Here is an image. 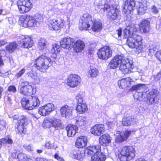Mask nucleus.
<instances>
[{"instance_id":"obj_11","label":"nucleus","mask_w":161,"mask_h":161,"mask_svg":"<svg viewBox=\"0 0 161 161\" xmlns=\"http://www.w3.org/2000/svg\"><path fill=\"white\" fill-rule=\"evenodd\" d=\"M19 11L21 14H25L29 11L32 7L30 0H19L17 1Z\"/></svg>"},{"instance_id":"obj_1","label":"nucleus","mask_w":161,"mask_h":161,"mask_svg":"<svg viewBox=\"0 0 161 161\" xmlns=\"http://www.w3.org/2000/svg\"><path fill=\"white\" fill-rule=\"evenodd\" d=\"M132 91H136L134 95V98L140 101H146L149 104L157 103L158 102L159 96L157 93V91L153 89L150 92L146 88L145 84H139L132 86L131 88Z\"/></svg>"},{"instance_id":"obj_15","label":"nucleus","mask_w":161,"mask_h":161,"mask_svg":"<svg viewBox=\"0 0 161 161\" xmlns=\"http://www.w3.org/2000/svg\"><path fill=\"white\" fill-rule=\"evenodd\" d=\"M64 21L60 19L50 20L47 22L49 29L52 30H57L63 27Z\"/></svg>"},{"instance_id":"obj_36","label":"nucleus","mask_w":161,"mask_h":161,"mask_svg":"<svg viewBox=\"0 0 161 161\" xmlns=\"http://www.w3.org/2000/svg\"><path fill=\"white\" fill-rule=\"evenodd\" d=\"M108 0H99L98 2L95 4V6L96 8L103 10L104 12V9L107 5H110L107 4Z\"/></svg>"},{"instance_id":"obj_50","label":"nucleus","mask_w":161,"mask_h":161,"mask_svg":"<svg viewBox=\"0 0 161 161\" xmlns=\"http://www.w3.org/2000/svg\"><path fill=\"white\" fill-rule=\"evenodd\" d=\"M12 96V95L11 94L8 93V95L5 97L4 99L7 102L11 104Z\"/></svg>"},{"instance_id":"obj_30","label":"nucleus","mask_w":161,"mask_h":161,"mask_svg":"<svg viewBox=\"0 0 161 161\" xmlns=\"http://www.w3.org/2000/svg\"><path fill=\"white\" fill-rule=\"evenodd\" d=\"M150 22L147 20H144L139 25L141 32L144 33H148L150 29Z\"/></svg>"},{"instance_id":"obj_34","label":"nucleus","mask_w":161,"mask_h":161,"mask_svg":"<svg viewBox=\"0 0 161 161\" xmlns=\"http://www.w3.org/2000/svg\"><path fill=\"white\" fill-rule=\"evenodd\" d=\"M70 156L73 158L80 159L84 157V153L80 150H76L72 151L70 153Z\"/></svg>"},{"instance_id":"obj_49","label":"nucleus","mask_w":161,"mask_h":161,"mask_svg":"<svg viewBox=\"0 0 161 161\" xmlns=\"http://www.w3.org/2000/svg\"><path fill=\"white\" fill-rule=\"evenodd\" d=\"M6 19L8 20L9 24L11 25L14 24L16 22L15 19L13 16L10 17H7L6 18Z\"/></svg>"},{"instance_id":"obj_51","label":"nucleus","mask_w":161,"mask_h":161,"mask_svg":"<svg viewBox=\"0 0 161 161\" xmlns=\"http://www.w3.org/2000/svg\"><path fill=\"white\" fill-rule=\"evenodd\" d=\"M27 75L30 77L32 78L33 79H35L36 77L38 74L34 71L32 70H31L27 73Z\"/></svg>"},{"instance_id":"obj_17","label":"nucleus","mask_w":161,"mask_h":161,"mask_svg":"<svg viewBox=\"0 0 161 161\" xmlns=\"http://www.w3.org/2000/svg\"><path fill=\"white\" fill-rule=\"evenodd\" d=\"M19 44L21 47L24 48H29L32 47L33 41L31 38L28 36H21L19 37Z\"/></svg>"},{"instance_id":"obj_43","label":"nucleus","mask_w":161,"mask_h":161,"mask_svg":"<svg viewBox=\"0 0 161 161\" xmlns=\"http://www.w3.org/2000/svg\"><path fill=\"white\" fill-rule=\"evenodd\" d=\"M45 147L48 149H55L57 147V145L55 144L54 140L53 139H51L46 142Z\"/></svg>"},{"instance_id":"obj_20","label":"nucleus","mask_w":161,"mask_h":161,"mask_svg":"<svg viewBox=\"0 0 161 161\" xmlns=\"http://www.w3.org/2000/svg\"><path fill=\"white\" fill-rule=\"evenodd\" d=\"M74 41L73 38L69 37H65L61 39L60 41V44L63 48L69 49L73 47Z\"/></svg>"},{"instance_id":"obj_39","label":"nucleus","mask_w":161,"mask_h":161,"mask_svg":"<svg viewBox=\"0 0 161 161\" xmlns=\"http://www.w3.org/2000/svg\"><path fill=\"white\" fill-rule=\"evenodd\" d=\"M13 143V141L11 137L9 135L6 136L4 138H3L0 139V149L2 147V144L6 145L7 143L10 144Z\"/></svg>"},{"instance_id":"obj_41","label":"nucleus","mask_w":161,"mask_h":161,"mask_svg":"<svg viewBox=\"0 0 161 161\" xmlns=\"http://www.w3.org/2000/svg\"><path fill=\"white\" fill-rule=\"evenodd\" d=\"M19 161H29L31 160V157L26 154L20 153L17 155Z\"/></svg>"},{"instance_id":"obj_62","label":"nucleus","mask_w":161,"mask_h":161,"mask_svg":"<svg viewBox=\"0 0 161 161\" xmlns=\"http://www.w3.org/2000/svg\"><path fill=\"white\" fill-rule=\"evenodd\" d=\"M22 116H19L18 115H14L13 116V119L14 120H18L17 122H18L19 119V118H20V117H22Z\"/></svg>"},{"instance_id":"obj_61","label":"nucleus","mask_w":161,"mask_h":161,"mask_svg":"<svg viewBox=\"0 0 161 161\" xmlns=\"http://www.w3.org/2000/svg\"><path fill=\"white\" fill-rule=\"evenodd\" d=\"M7 14L5 10L3 9H0V15H4Z\"/></svg>"},{"instance_id":"obj_54","label":"nucleus","mask_w":161,"mask_h":161,"mask_svg":"<svg viewBox=\"0 0 161 161\" xmlns=\"http://www.w3.org/2000/svg\"><path fill=\"white\" fill-rule=\"evenodd\" d=\"M34 81L36 84H39L42 81V77L38 75L36 78L34 79Z\"/></svg>"},{"instance_id":"obj_4","label":"nucleus","mask_w":161,"mask_h":161,"mask_svg":"<svg viewBox=\"0 0 161 161\" xmlns=\"http://www.w3.org/2000/svg\"><path fill=\"white\" fill-rule=\"evenodd\" d=\"M118 156L121 161L131 160L135 156V151L134 148L130 146L122 147L118 150Z\"/></svg>"},{"instance_id":"obj_3","label":"nucleus","mask_w":161,"mask_h":161,"mask_svg":"<svg viewBox=\"0 0 161 161\" xmlns=\"http://www.w3.org/2000/svg\"><path fill=\"white\" fill-rule=\"evenodd\" d=\"M42 20V18L40 15L32 16L24 14L19 16L18 21L19 24L25 28L34 27Z\"/></svg>"},{"instance_id":"obj_10","label":"nucleus","mask_w":161,"mask_h":161,"mask_svg":"<svg viewBox=\"0 0 161 161\" xmlns=\"http://www.w3.org/2000/svg\"><path fill=\"white\" fill-rule=\"evenodd\" d=\"M36 88L28 81L22 82L20 86L19 92L24 95H30L36 92Z\"/></svg>"},{"instance_id":"obj_12","label":"nucleus","mask_w":161,"mask_h":161,"mask_svg":"<svg viewBox=\"0 0 161 161\" xmlns=\"http://www.w3.org/2000/svg\"><path fill=\"white\" fill-rule=\"evenodd\" d=\"M133 68V65L129 62L127 58L124 57V59L122 60L119 68L121 72L124 74L130 73L132 72Z\"/></svg>"},{"instance_id":"obj_57","label":"nucleus","mask_w":161,"mask_h":161,"mask_svg":"<svg viewBox=\"0 0 161 161\" xmlns=\"http://www.w3.org/2000/svg\"><path fill=\"white\" fill-rule=\"evenodd\" d=\"M155 56L159 60L161 63V51H159L157 52L155 54Z\"/></svg>"},{"instance_id":"obj_28","label":"nucleus","mask_w":161,"mask_h":161,"mask_svg":"<svg viewBox=\"0 0 161 161\" xmlns=\"http://www.w3.org/2000/svg\"><path fill=\"white\" fill-rule=\"evenodd\" d=\"M73 46L74 51L76 53H79L84 50L85 45L82 41L79 40L75 42H74Z\"/></svg>"},{"instance_id":"obj_9","label":"nucleus","mask_w":161,"mask_h":161,"mask_svg":"<svg viewBox=\"0 0 161 161\" xmlns=\"http://www.w3.org/2000/svg\"><path fill=\"white\" fill-rule=\"evenodd\" d=\"M94 19L89 14H84L79 21V27L80 30H87L89 28L91 27V25L94 21Z\"/></svg>"},{"instance_id":"obj_26","label":"nucleus","mask_w":161,"mask_h":161,"mask_svg":"<svg viewBox=\"0 0 161 161\" xmlns=\"http://www.w3.org/2000/svg\"><path fill=\"white\" fill-rule=\"evenodd\" d=\"M132 81L131 78L128 77L119 80L118 81V85L120 88H124L130 86Z\"/></svg>"},{"instance_id":"obj_63","label":"nucleus","mask_w":161,"mask_h":161,"mask_svg":"<svg viewBox=\"0 0 161 161\" xmlns=\"http://www.w3.org/2000/svg\"><path fill=\"white\" fill-rule=\"evenodd\" d=\"M6 54V52L5 50H0V57L5 56Z\"/></svg>"},{"instance_id":"obj_27","label":"nucleus","mask_w":161,"mask_h":161,"mask_svg":"<svg viewBox=\"0 0 161 161\" xmlns=\"http://www.w3.org/2000/svg\"><path fill=\"white\" fill-rule=\"evenodd\" d=\"M138 14L142 15L146 13L147 9V4L146 1H142L139 2L137 6Z\"/></svg>"},{"instance_id":"obj_56","label":"nucleus","mask_w":161,"mask_h":161,"mask_svg":"<svg viewBox=\"0 0 161 161\" xmlns=\"http://www.w3.org/2000/svg\"><path fill=\"white\" fill-rule=\"evenodd\" d=\"M54 157L58 161H65L64 158L60 157L57 153H55L54 155Z\"/></svg>"},{"instance_id":"obj_46","label":"nucleus","mask_w":161,"mask_h":161,"mask_svg":"<svg viewBox=\"0 0 161 161\" xmlns=\"http://www.w3.org/2000/svg\"><path fill=\"white\" fill-rule=\"evenodd\" d=\"M60 50V46L56 44H55L52 46V47L51 49V52L52 53L56 54L59 52Z\"/></svg>"},{"instance_id":"obj_13","label":"nucleus","mask_w":161,"mask_h":161,"mask_svg":"<svg viewBox=\"0 0 161 161\" xmlns=\"http://www.w3.org/2000/svg\"><path fill=\"white\" fill-rule=\"evenodd\" d=\"M77 101L76 110L79 114H82L86 112L87 110V106L86 102L83 99L82 96L80 94H78L75 97Z\"/></svg>"},{"instance_id":"obj_23","label":"nucleus","mask_w":161,"mask_h":161,"mask_svg":"<svg viewBox=\"0 0 161 161\" xmlns=\"http://www.w3.org/2000/svg\"><path fill=\"white\" fill-rule=\"evenodd\" d=\"M124 56L121 55H116L111 60L109 64L110 68L112 69H115L117 68L119 64H120Z\"/></svg>"},{"instance_id":"obj_25","label":"nucleus","mask_w":161,"mask_h":161,"mask_svg":"<svg viewBox=\"0 0 161 161\" xmlns=\"http://www.w3.org/2000/svg\"><path fill=\"white\" fill-rule=\"evenodd\" d=\"M105 131L104 126L102 124L96 125L92 127L91 131L95 135L99 136Z\"/></svg>"},{"instance_id":"obj_24","label":"nucleus","mask_w":161,"mask_h":161,"mask_svg":"<svg viewBox=\"0 0 161 161\" xmlns=\"http://www.w3.org/2000/svg\"><path fill=\"white\" fill-rule=\"evenodd\" d=\"M72 108L67 105L63 106L60 109V114L63 117H70L72 116Z\"/></svg>"},{"instance_id":"obj_47","label":"nucleus","mask_w":161,"mask_h":161,"mask_svg":"<svg viewBox=\"0 0 161 161\" xmlns=\"http://www.w3.org/2000/svg\"><path fill=\"white\" fill-rule=\"evenodd\" d=\"M7 123L3 119H0V131L4 130L7 127Z\"/></svg>"},{"instance_id":"obj_14","label":"nucleus","mask_w":161,"mask_h":161,"mask_svg":"<svg viewBox=\"0 0 161 161\" xmlns=\"http://www.w3.org/2000/svg\"><path fill=\"white\" fill-rule=\"evenodd\" d=\"M112 51L109 46H105L99 49L97 55L99 58L103 60H107L112 56Z\"/></svg>"},{"instance_id":"obj_53","label":"nucleus","mask_w":161,"mask_h":161,"mask_svg":"<svg viewBox=\"0 0 161 161\" xmlns=\"http://www.w3.org/2000/svg\"><path fill=\"white\" fill-rule=\"evenodd\" d=\"M8 92H12L13 93H15L17 91L16 87L13 85L9 86L8 88Z\"/></svg>"},{"instance_id":"obj_64","label":"nucleus","mask_w":161,"mask_h":161,"mask_svg":"<svg viewBox=\"0 0 161 161\" xmlns=\"http://www.w3.org/2000/svg\"><path fill=\"white\" fill-rule=\"evenodd\" d=\"M4 91L3 88V87L0 86V99L1 98L2 95V93Z\"/></svg>"},{"instance_id":"obj_38","label":"nucleus","mask_w":161,"mask_h":161,"mask_svg":"<svg viewBox=\"0 0 161 161\" xmlns=\"http://www.w3.org/2000/svg\"><path fill=\"white\" fill-rule=\"evenodd\" d=\"M136 122V120L130 117H125L123 118L122 121V125L125 126H129L133 125Z\"/></svg>"},{"instance_id":"obj_6","label":"nucleus","mask_w":161,"mask_h":161,"mask_svg":"<svg viewBox=\"0 0 161 161\" xmlns=\"http://www.w3.org/2000/svg\"><path fill=\"white\" fill-rule=\"evenodd\" d=\"M34 64L38 70L44 72L51 66V60L49 58L42 55L35 60Z\"/></svg>"},{"instance_id":"obj_42","label":"nucleus","mask_w":161,"mask_h":161,"mask_svg":"<svg viewBox=\"0 0 161 161\" xmlns=\"http://www.w3.org/2000/svg\"><path fill=\"white\" fill-rule=\"evenodd\" d=\"M17 43L15 42L11 43L6 46V49L9 53H11L13 52L14 50L17 49Z\"/></svg>"},{"instance_id":"obj_35","label":"nucleus","mask_w":161,"mask_h":161,"mask_svg":"<svg viewBox=\"0 0 161 161\" xmlns=\"http://www.w3.org/2000/svg\"><path fill=\"white\" fill-rule=\"evenodd\" d=\"M52 126L56 130H60L63 129L64 125L61 121L55 118H52Z\"/></svg>"},{"instance_id":"obj_8","label":"nucleus","mask_w":161,"mask_h":161,"mask_svg":"<svg viewBox=\"0 0 161 161\" xmlns=\"http://www.w3.org/2000/svg\"><path fill=\"white\" fill-rule=\"evenodd\" d=\"M22 106L27 110H32L40 104V101L38 97L35 96L31 97L29 99L23 98L21 101Z\"/></svg>"},{"instance_id":"obj_5","label":"nucleus","mask_w":161,"mask_h":161,"mask_svg":"<svg viewBox=\"0 0 161 161\" xmlns=\"http://www.w3.org/2000/svg\"><path fill=\"white\" fill-rule=\"evenodd\" d=\"M107 124L110 129H112V133L116 135L115 142L116 143L121 142L126 140L131 134L130 130H126L125 132L115 131L113 129L116 128L117 126L113 122H108Z\"/></svg>"},{"instance_id":"obj_45","label":"nucleus","mask_w":161,"mask_h":161,"mask_svg":"<svg viewBox=\"0 0 161 161\" xmlns=\"http://www.w3.org/2000/svg\"><path fill=\"white\" fill-rule=\"evenodd\" d=\"M42 125L44 128H49L52 126V118L45 119Z\"/></svg>"},{"instance_id":"obj_7","label":"nucleus","mask_w":161,"mask_h":161,"mask_svg":"<svg viewBox=\"0 0 161 161\" xmlns=\"http://www.w3.org/2000/svg\"><path fill=\"white\" fill-rule=\"evenodd\" d=\"M101 151L100 146L97 145L90 147L87 153L89 155L94 154L91 157L92 161H104L105 159V155Z\"/></svg>"},{"instance_id":"obj_37","label":"nucleus","mask_w":161,"mask_h":161,"mask_svg":"<svg viewBox=\"0 0 161 161\" xmlns=\"http://www.w3.org/2000/svg\"><path fill=\"white\" fill-rule=\"evenodd\" d=\"M76 125L79 126H83L85 125L86 122V118L84 116H77L75 118Z\"/></svg>"},{"instance_id":"obj_19","label":"nucleus","mask_w":161,"mask_h":161,"mask_svg":"<svg viewBox=\"0 0 161 161\" xmlns=\"http://www.w3.org/2000/svg\"><path fill=\"white\" fill-rule=\"evenodd\" d=\"M135 6L134 0H126L122 5L123 12L128 14L133 9Z\"/></svg>"},{"instance_id":"obj_21","label":"nucleus","mask_w":161,"mask_h":161,"mask_svg":"<svg viewBox=\"0 0 161 161\" xmlns=\"http://www.w3.org/2000/svg\"><path fill=\"white\" fill-rule=\"evenodd\" d=\"M104 12L107 13V14L113 20L116 19L118 17V14L115 9L111 5H106L104 9Z\"/></svg>"},{"instance_id":"obj_58","label":"nucleus","mask_w":161,"mask_h":161,"mask_svg":"<svg viewBox=\"0 0 161 161\" xmlns=\"http://www.w3.org/2000/svg\"><path fill=\"white\" fill-rule=\"evenodd\" d=\"M158 9L155 6H153L151 8V11L154 14H156L158 12Z\"/></svg>"},{"instance_id":"obj_44","label":"nucleus","mask_w":161,"mask_h":161,"mask_svg":"<svg viewBox=\"0 0 161 161\" xmlns=\"http://www.w3.org/2000/svg\"><path fill=\"white\" fill-rule=\"evenodd\" d=\"M47 46V41L44 38H41L39 40L38 47L40 50H42L45 48Z\"/></svg>"},{"instance_id":"obj_32","label":"nucleus","mask_w":161,"mask_h":161,"mask_svg":"<svg viewBox=\"0 0 161 161\" xmlns=\"http://www.w3.org/2000/svg\"><path fill=\"white\" fill-rule=\"evenodd\" d=\"M92 25L91 28L93 31L95 32H99L101 31L103 28V26L100 22L94 19V20L92 22Z\"/></svg>"},{"instance_id":"obj_55","label":"nucleus","mask_w":161,"mask_h":161,"mask_svg":"<svg viewBox=\"0 0 161 161\" xmlns=\"http://www.w3.org/2000/svg\"><path fill=\"white\" fill-rule=\"evenodd\" d=\"M25 150L28 151H33V148L30 145L25 144L23 146Z\"/></svg>"},{"instance_id":"obj_33","label":"nucleus","mask_w":161,"mask_h":161,"mask_svg":"<svg viewBox=\"0 0 161 161\" xmlns=\"http://www.w3.org/2000/svg\"><path fill=\"white\" fill-rule=\"evenodd\" d=\"M77 126L69 125L66 128L67 136L69 137L74 136L77 131Z\"/></svg>"},{"instance_id":"obj_29","label":"nucleus","mask_w":161,"mask_h":161,"mask_svg":"<svg viewBox=\"0 0 161 161\" xmlns=\"http://www.w3.org/2000/svg\"><path fill=\"white\" fill-rule=\"evenodd\" d=\"M87 143V138L86 136H81L77 138L75 142L77 147L83 148L86 146Z\"/></svg>"},{"instance_id":"obj_16","label":"nucleus","mask_w":161,"mask_h":161,"mask_svg":"<svg viewBox=\"0 0 161 161\" xmlns=\"http://www.w3.org/2000/svg\"><path fill=\"white\" fill-rule=\"evenodd\" d=\"M54 109V104L49 103L39 108L38 112L41 115L45 116L49 114Z\"/></svg>"},{"instance_id":"obj_52","label":"nucleus","mask_w":161,"mask_h":161,"mask_svg":"<svg viewBox=\"0 0 161 161\" xmlns=\"http://www.w3.org/2000/svg\"><path fill=\"white\" fill-rule=\"evenodd\" d=\"M25 68H23L19 72L16 73L15 75L17 78L21 77L25 72Z\"/></svg>"},{"instance_id":"obj_18","label":"nucleus","mask_w":161,"mask_h":161,"mask_svg":"<svg viewBox=\"0 0 161 161\" xmlns=\"http://www.w3.org/2000/svg\"><path fill=\"white\" fill-rule=\"evenodd\" d=\"M80 80V77L78 75H71L68 78L67 85L71 87H75L78 85Z\"/></svg>"},{"instance_id":"obj_31","label":"nucleus","mask_w":161,"mask_h":161,"mask_svg":"<svg viewBox=\"0 0 161 161\" xmlns=\"http://www.w3.org/2000/svg\"><path fill=\"white\" fill-rule=\"evenodd\" d=\"M111 137L108 134H105L100 136L99 138V142L100 145L106 146L111 142Z\"/></svg>"},{"instance_id":"obj_40","label":"nucleus","mask_w":161,"mask_h":161,"mask_svg":"<svg viewBox=\"0 0 161 161\" xmlns=\"http://www.w3.org/2000/svg\"><path fill=\"white\" fill-rule=\"evenodd\" d=\"M99 74L98 69L95 67H91L88 72V75L89 77L93 78L97 76Z\"/></svg>"},{"instance_id":"obj_60","label":"nucleus","mask_w":161,"mask_h":161,"mask_svg":"<svg viewBox=\"0 0 161 161\" xmlns=\"http://www.w3.org/2000/svg\"><path fill=\"white\" fill-rule=\"evenodd\" d=\"M7 43V42L6 39L0 40V46H3L6 44Z\"/></svg>"},{"instance_id":"obj_2","label":"nucleus","mask_w":161,"mask_h":161,"mask_svg":"<svg viewBox=\"0 0 161 161\" xmlns=\"http://www.w3.org/2000/svg\"><path fill=\"white\" fill-rule=\"evenodd\" d=\"M136 29L134 24L128 25L124 30V36L127 38L126 44L130 48H136L138 53L142 52L145 50V46L142 44V38L139 35L134 33Z\"/></svg>"},{"instance_id":"obj_48","label":"nucleus","mask_w":161,"mask_h":161,"mask_svg":"<svg viewBox=\"0 0 161 161\" xmlns=\"http://www.w3.org/2000/svg\"><path fill=\"white\" fill-rule=\"evenodd\" d=\"M122 30L120 28L116 30L114 33V36L116 38H117L120 37L122 34Z\"/></svg>"},{"instance_id":"obj_22","label":"nucleus","mask_w":161,"mask_h":161,"mask_svg":"<svg viewBox=\"0 0 161 161\" xmlns=\"http://www.w3.org/2000/svg\"><path fill=\"white\" fill-rule=\"evenodd\" d=\"M19 119L18 122L16 124L15 127L16 131L19 133L22 134L23 132L24 125L27 118L26 116H22L20 117Z\"/></svg>"},{"instance_id":"obj_59","label":"nucleus","mask_w":161,"mask_h":161,"mask_svg":"<svg viewBox=\"0 0 161 161\" xmlns=\"http://www.w3.org/2000/svg\"><path fill=\"white\" fill-rule=\"evenodd\" d=\"M161 78V72H159L157 75L155 76L154 80L155 81H158Z\"/></svg>"}]
</instances>
